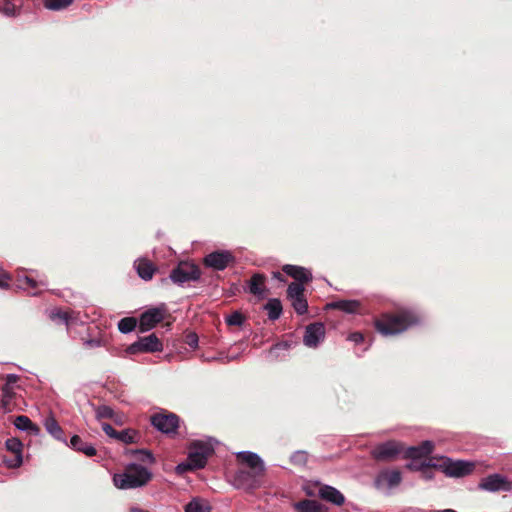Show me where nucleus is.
<instances>
[{
  "label": "nucleus",
  "mask_w": 512,
  "mask_h": 512,
  "mask_svg": "<svg viewBox=\"0 0 512 512\" xmlns=\"http://www.w3.org/2000/svg\"><path fill=\"white\" fill-rule=\"evenodd\" d=\"M152 473L146 467L130 463L120 473L113 475V484L120 490H131L141 488L151 480Z\"/></svg>",
  "instance_id": "f257e3e1"
},
{
  "label": "nucleus",
  "mask_w": 512,
  "mask_h": 512,
  "mask_svg": "<svg viewBox=\"0 0 512 512\" xmlns=\"http://www.w3.org/2000/svg\"><path fill=\"white\" fill-rule=\"evenodd\" d=\"M418 322L417 316L411 311H403L396 315H384L375 322L376 329L385 336H393L404 332Z\"/></svg>",
  "instance_id": "f03ea898"
},
{
  "label": "nucleus",
  "mask_w": 512,
  "mask_h": 512,
  "mask_svg": "<svg viewBox=\"0 0 512 512\" xmlns=\"http://www.w3.org/2000/svg\"><path fill=\"white\" fill-rule=\"evenodd\" d=\"M213 447L210 443L204 441H195L191 444L187 459L192 465V469H201L206 463L208 456L212 453Z\"/></svg>",
  "instance_id": "7ed1b4c3"
},
{
  "label": "nucleus",
  "mask_w": 512,
  "mask_h": 512,
  "mask_svg": "<svg viewBox=\"0 0 512 512\" xmlns=\"http://www.w3.org/2000/svg\"><path fill=\"white\" fill-rule=\"evenodd\" d=\"M200 278V270L192 262H180L170 273L173 283L182 285L186 282L196 281Z\"/></svg>",
  "instance_id": "20e7f679"
},
{
  "label": "nucleus",
  "mask_w": 512,
  "mask_h": 512,
  "mask_svg": "<svg viewBox=\"0 0 512 512\" xmlns=\"http://www.w3.org/2000/svg\"><path fill=\"white\" fill-rule=\"evenodd\" d=\"M163 350V344L160 339L154 334L140 337L137 341L127 347V353H154L161 352Z\"/></svg>",
  "instance_id": "39448f33"
},
{
  "label": "nucleus",
  "mask_w": 512,
  "mask_h": 512,
  "mask_svg": "<svg viewBox=\"0 0 512 512\" xmlns=\"http://www.w3.org/2000/svg\"><path fill=\"white\" fill-rule=\"evenodd\" d=\"M439 467L449 477H463L473 471L474 464L467 461H453L450 458H443Z\"/></svg>",
  "instance_id": "423d86ee"
},
{
  "label": "nucleus",
  "mask_w": 512,
  "mask_h": 512,
  "mask_svg": "<svg viewBox=\"0 0 512 512\" xmlns=\"http://www.w3.org/2000/svg\"><path fill=\"white\" fill-rule=\"evenodd\" d=\"M402 476L398 470H383L375 478V486L378 490L385 493L401 483Z\"/></svg>",
  "instance_id": "0eeeda50"
},
{
  "label": "nucleus",
  "mask_w": 512,
  "mask_h": 512,
  "mask_svg": "<svg viewBox=\"0 0 512 512\" xmlns=\"http://www.w3.org/2000/svg\"><path fill=\"white\" fill-rule=\"evenodd\" d=\"M402 445L396 441H387L376 446L371 454L379 461H389L402 452Z\"/></svg>",
  "instance_id": "6e6552de"
},
{
  "label": "nucleus",
  "mask_w": 512,
  "mask_h": 512,
  "mask_svg": "<svg viewBox=\"0 0 512 512\" xmlns=\"http://www.w3.org/2000/svg\"><path fill=\"white\" fill-rule=\"evenodd\" d=\"M479 488L489 492L510 491L512 483L502 475L493 474L482 479Z\"/></svg>",
  "instance_id": "1a4fd4ad"
},
{
  "label": "nucleus",
  "mask_w": 512,
  "mask_h": 512,
  "mask_svg": "<svg viewBox=\"0 0 512 512\" xmlns=\"http://www.w3.org/2000/svg\"><path fill=\"white\" fill-rule=\"evenodd\" d=\"M152 425L159 431L170 434L175 433L179 426V418L173 414H156L151 418Z\"/></svg>",
  "instance_id": "9d476101"
},
{
  "label": "nucleus",
  "mask_w": 512,
  "mask_h": 512,
  "mask_svg": "<svg viewBox=\"0 0 512 512\" xmlns=\"http://www.w3.org/2000/svg\"><path fill=\"white\" fill-rule=\"evenodd\" d=\"M234 261V257L231 252L227 250L215 251L209 253L204 258V264L214 270H224L231 262Z\"/></svg>",
  "instance_id": "9b49d317"
},
{
  "label": "nucleus",
  "mask_w": 512,
  "mask_h": 512,
  "mask_svg": "<svg viewBox=\"0 0 512 512\" xmlns=\"http://www.w3.org/2000/svg\"><path fill=\"white\" fill-rule=\"evenodd\" d=\"M313 486L318 487L317 495L324 501L341 506L345 502L344 495L335 487L315 482Z\"/></svg>",
  "instance_id": "f8f14e48"
},
{
  "label": "nucleus",
  "mask_w": 512,
  "mask_h": 512,
  "mask_svg": "<svg viewBox=\"0 0 512 512\" xmlns=\"http://www.w3.org/2000/svg\"><path fill=\"white\" fill-rule=\"evenodd\" d=\"M164 318V310L161 308H151L141 314L139 319V328L141 332H146L154 328Z\"/></svg>",
  "instance_id": "ddd939ff"
},
{
  "label": "nucleus",
  "mask_w": 512,
  "mask_h": 512,
  "mask_svg": "<svg viewBox=\"0 0 512 512\" xmlns=\"http://www.w3.org/2000/svg\"><path fill=\"white\" fill-rule=\"evenodd\" d=\"M325 337V327L316 322L306 327L303 342L309 348H315Z\"/></svg>",
  "instance_id": "4468645a"
},
{
  "label": "nucleus",
  "mask_w": 512,
  "mask_h": 512,
  "mask_svg": "<svg viewBox=\"0 0 512 512\" xmlns=\"http://www.w3.org/2000/svg\"><path fill=\"white\" fill-rule=\"evenodd\" d=\"M5 445H6L7 450L12 453L11 458L5 459L7 466L10 468L19 467L23 462V458H22L23 445H22L21 441L18 440L17 438H9L6 440Z\"/></svg>",
  "instance_id": "2eb2a0df"
},
{
  "label": "nucleus",
  "mask_w": 512,
  "mask_h": 512,
  "mask_svg": "<svg viewBox=\"0 0 512 512\" xmlns=\"http://www.w3.org/2000/svg\"><path fill=\"white\" fill-rule=\"evenodd\" d=\"M238 459L246 463L252 470H256V474H263L265 466L260 456L251 451H240L236 453Z\"/></svg>",
  "instance_id": "dca6fc26"
},
{
  "label": "nucleus",
  "mask_w": 512,
  "mask_h": 512,
  "mask_svg": "<svg viewBox=\"0 0 512 512\" xmlns=\"http://www.w3.org/2000/svg\"><path fill=\"white\" fill-rule=\"evenodd\" d=\"M262 475L263 474H256V470H252V472L239 470L235 474V482L237 483L238 487L252 489L258 486L257 478Z\"/></svg>",
  "instance_id": "f3484780"
},
{
  "label": "nucleus",
  "mask_w": 512,
  "mask_h": 512,
  "mask_svg": "<svg viewBox=\"0 0 512 512\" xmlns=\"http://www.w3.org/2000/svg\"><path fill=\"white\" fill-rule=\"evenodd\" d=\"M69 446L73 450L83 453L87 457H92L96 455V449L94 448V446L91 443L85 441L79 435H73L71 437Z\"/></svg>",
  "instance_id": "a211bd4d"
},
{
  "label": "nucleus",
  "mask_w": 512,
  "mask_h": 512,
  "mask_svg": "<svg viewBox=\"0 0 512 512\" xmlns=\"http://www.w3.org/2000/svg\"><path fill=\"white\" fill-rule=\"evenodd\" d=\"M134 268L138 276L145 281L151 280L156 271L154 264L145 258L137 259L134 262Z\"/></svg>",
  "instance_id": "6ab92c4d"
},
{
  "label": "nucleus",
  "mask_w": 512,
  "mask_h": 512,
  "mask_svg": "<svg viewBox=\"0 0 512 512\" xmlns=\"http://www.w3.org/2000/svg\"><path fill=\"white\" fill-rule=\"evenodd\" d=\"M283 271L294 278L297 283H305L312 279V274L305 268L296 265H284Z\"/></svg>",
  "instance_id": "aec40b11"
},
{
  "label": "nucleus",
  "mask_w": 512,
  "mask_h": 512,
  "mask_svg": "<svg viewBox=\"0 0 512 512\" xmlns=\"http://www.w3.org/2000/svg\"><path fill=\"white\" fill-rule=\"evenodd\" d=\"M433 442L426 440L419 446H412L406 450V457L411 459H418L428 456L433 451Z\"/></svg>",
  "instance_id": "412c9836"
},
{
  "label": "nucleus",
  "mask_w": 512,
  "mask_h": 512,
  "mask_svg": "<svg viewBox=\"0 0 512 512\" xmlns=\"http://www.w3.org/2000/svg\"><path fill=\"white\" fill-rule=\"evenodd\" d=\"M298 512H328V508L316 500H302L294 504Z\"/></svg>",
  "instance_id": "4be33fe9"
},
{
  "label": "nucleus",
  "mask_w": 512,
  "mask_h": 512,
  "mask_svg": "<svg viewBox=\"0 0 512 512\" xmlns=\"http://www.w3.org/2000/svg\"><path fill=\"white\" fill-rule=\"evenodd\" d=\"M83 346L86 349H95L104 347L107 345V338L100 331H96L95 333L91 332L88 337L83 338Z\"/></svg>",
  "instance_id": "5701e85b"
},
{
  "label": "nucleus",
  "mask_w": 512,
  "mask_h": 512,
  "mask_svg": "<svg viewBox=\"0 0 512 512\" xmlns=\"http://www.w3.org/2000/svg\"><path fill=\"white\" fill-rule=\"evenodd\" d=\"M185 512H211L209 502L201 497H194L185 505Z\"/></svg>",
  "instance_id": "b1692460"
},
{
  "label": "nucleus",
  "mask_w": 512,
  "mask_h": 512,
  "mask_svg": "<svg viewBox=\"0 0 512 512\" xmlns=\"http://www.w3.org/2000/svg\"><path fill=\"white\" fill-rule=\"evenodd\" d=\"M46 431L55 439L61 440L63 430L52 414L47 415L43 420Z\"/></svg>",
  "instance_id": "393cba45"
},
{
  "label": "nucleus",
  "mask_w": 512,
  "mask_h": 512,
  "mask_svg": "<svg viewBox=\"0 0 512 512\" xmlns=\"http://www.w3.org/2000/svg\"><path fill=\"white\" fill-rule=\"evenodd\" d=\"M14 425L17 429L27 431L33 435H38L40 432V428L24 415L17 416Z\"/></svg>",
  "instance_id": "a878e982"
},
{
  "label": "nucleus",
  "mask_w": 512,
  "mask_h": 512,
  "mask_svg": "<svg viewBox=\"0 0 512 512\" xmlns=\"http://www.w3.org/2000/svg\"><path fill=\"white\" fill-rule=\"evenodd\" d=\"M265 276L262 274H254L249 283V292L258 297H264Z\"/></svg>",
  "instance_id": "bb28decb"
},
{
  "label": "nucleus",
  "mask_w": 512,
  "mask_h": 512,
  "mask_svg": "<svg viewBox=\"0 0 512 512\" xmlns=\"http://www.w3.org/2000/svg\"><path fill=\"white\" fill-rule=\"evenodd\" d=\"M332 308L339 309L346 313H356L360 308V302L357 300H340L330 304Z\"/></svg>",
  "instance_id": "cd10ccee"
},
{
  "label": "nucleus",
  "mask_w": 512,
  "mask_h": 512,
  "mask_svg": "<svg viewBox=\"0 0 512 512\" xmlns=\"http://www.w3.org/2000/svg\"><path fill=\"white\" fill-rule=\"evenodd\" d=\"M140 438L141 436L136 430L124 429L122 431H118L114 439L124 444H132L139 442Z\"/></svg>",
  "instance_id": "c85d7f7f"
},
{
  "label": "nucleus",
  "mask_w": 512,
  "mask_h": 512,
  "mask_svg": "<svg viewBox=\"0 0 512 512\" xmlns=\"http://www.w3.org/2000/svg\"><path fill=\"white\" fill-rule=\"evenodd\" d=\"M264 308L270 320H277L282 314V304L279 299H270Z\"/></svg>",
  "instance_id": "c756f323"
},
{
  "label": "nucleus",
  "mask_w": 512,
  "mask_h": 512,
  "mask_svg": "<svg viewBox=\"0 0 512 512\" xmlns=\"http://www.w3.org/2000/svg\"><path fill=\"white\" fill-rule=\"evenodd\" d=\"M304 296L303 283L292 282L287 289V297L291 301L295 298Z\"/></svg>",
  "instance_id": "7c9ffc66"
},
{
  "label": "nucleus",
  "mask_w": 512,
  "mask_h": 512,
  "mask_svg": "<svg viewBox=\"0 0 512 512\" xmlns=\"http://www.w3.org/2000/svg\"><path fill=\"white\" fill-rule=\"evenodd\" d=\"M136 320L132 317H126L118 322V329L121 333L127 334L132 332L136 327Z\"/></svg>",
  "instance_id": "2f4dec72"
},
{
  "label": "nucleus",
  "mask_w": 512,
  "mask_h": 512,
  "mask_svg": "<svg viewBox=\"0 0 512 512\" xmlns=\"http://www.w3.org/2000/svg\"><path fill=\"white\" fill-rule=\"evenodd\" d=\"M18 376L15 374H8L6 376V383L2 388L4 397H11L13 393V386L17 383Z\"/></svg>",
  "instance_id": "473e14b6"
},
{
  "label": "nucleus",
  "mask_w": 512,
  "mask_h": 512,
  "mask_svg": "<svg viewBox=\"0 0 512 512\" xmlns=\"http://www.w3.org/2000/svg\"><path fill=\"white\" fill-rule=\"evenodd\" d=\"M409 468L411 469H418V470H421L423 471V475L426 479H431L432 478V475L431 473L428 471V469L430 467H439V464L438 463H435V462H432V460H429L428 462H423L421 463L419 466H416L415 464H410L408 465Z\"/></svg>",
  "instance_id": "72a5a7b5"
},
{
  "label": "nucleus",
  "mask_w": 512,
  "mask_h": 512,
  "mask_svg": "<svg viewBox=\"0 0 512 512\" xmlns=\"http://www.w3.org/2000/svg\"><path fill=\"white\" fill-rule=\"evenodd\" d=\"M290 461L296 466H305L308 461V454L305 451H296L291 457Z\"/></svg>",
  "instance_id": "f704fd0d"
},
{
  "label": "nucleus",
  "mask_w": 512,
  "mask_h": 512,
  "mask_svg": "<svg viewBox=\"0 0 512 512\" xmlns=\"http://www.w3.org/2000/svg\"><path fill=\"white\" fill-rule=\"evenodd\" d=\"M292 307L298 314H304L307 312L308 304L304 296L295 298L290 301Z\"/></svg>",
  "instance_id": "c9c22d12"
},
{
  "label": "nucleus",
  "mask_w": 512,
  "mask_h": 512,
  "mask_svg": "<svg viewBox=\"0 0 512 512\" xmlns=\"http://www.w3.org/2000/svg\"><path fill=\"white\" fill-rule=\"evenodd\" d=\"M96 416L99 419H111L114 417V411L111 407L107 405H101L96 409Z\"/></svg>",
  "instance_id": "e433bc0d"
},
{
  "label": "nucleus",
  "mask_w": 512,
  "mask_h": 512,
  "mask_svg": "<svg viewBox=\"0 0 512 512\" xmlns=\"http://www.w3.org/2000/svg\"><path fill=\"white\" fill-rule=\"evenodd\" d=\"M243 322H244V317L238 311H235L226 317V323L230 326H240L243 324Z\"/></svg>",
  "instance_id": "4c0bfd02"
},
{
  "label": "nucleus",
  "mask_w": 512,
  "mask_h": 512,
  "mask_svg": "<svg viewBox=\"0 0 512 512\" xmlns=\"http://www.w3.org/2000/svg\"><path fill=\"white\" fill-rule=\"evenodd\" d=\"M0 12L2 14H4L5 16L14 17V16L18 15L19 9L16 8V6L14 4L7 1V2H5L3 7L0 8Z\"/></svg>",
  "instance_id": "58836bf2"
},
{
  "label": "nucleus",
  "mask_w": 512,
  "mask_h": 512,
  "mask_svg": "<svg viewBox=\"0 0 512 512\" xmlns=\"http://www.w3.org/2000/svg\"><path fill=\"white\" fill-rule=\"evenodd\" d=\"M44 7L48 10L59 11L64 8V0H44Z\"/></svg>",
  "instance_id": "ea45409f"
},
{
  "label": "nucleus",
  "mask_w": 512,
  "mask_h": 512,
  "mask_svg": "<svg viewBox=\"0 0 512 512\" xmlns=\"http://www.w3.org/2000/svg\"><path fill=\"white\" fill-rule=\"evenodd\" d=\"M134 453L140 456L139 460H141L142 462L153 464L155 461L152 453L147 450H135Z\"/></svg>",
  "instance_id": "a19ab883"
},
{
  "label": "nucleus",
  "mask_w": 512,
  "mask_h": 512,
  "mask_svg": "<svg viewBox=\"0 0 512 512\" xmlns=\"http://www.w3.org/2000/svg\"><path fill=\"white\" fill-rule=\"evenodd\" d=\"M20 287L23 289L27 288H36L38 287V282L34 280L33 278L29 276H23L22 278H19Z\"/></svg>",
  "instance_id": "79ce46f5"
},
{
  "label": "nucleus",
  "mask_w": 512,
  "mask_h": 512,
  "mask_svg": "<svg viewBox=\"0 0 512 512\" xmlns=\"http://www.w3.org/2000/svg\"><path fill=\"white\" fill-rule=\"evenodd\" d=\"M288 347L287 343H278L269 350L267 357L270 359H276L278 357L277 352L279 350H287Z\"/></svg>",
  "instance_id": "37998d69"
},
{
  "label": "nucleus",
  "mask_w": 512,
  "mask_h": 512,
  "mask_svg": "<svg viewBox=\"0 0 512 512\" xmlns=\"http://www.w3.org/2000/svg\"><path fill=\"white\" fill-rule=\"evenodd\" d=\"M175 470H176L177 474L182 475V474H184V473H186V472H188L190 470H193V469H192V465L189 462V460L186 459V461L179 463L176 466Z\"/></svg>",
  "instance_id": "c03bdc74"
},
{
  "label": "nucleus",
  "mask_w": 512,
  "mask_h": 512,
  "mask_svg": "<svg viewBox=\"0 0 512 512\" xmlns=\"http://www.w3.org/2000/svg\"><path fill=\"white\" fill-rule=\"evenodd\" d=\"M237 358H238V355H226V356L220 355L218 357H215V356L209 357L206 360L207 361H221L223 363H227V362L236 360Z\"/></svg>",
  "instance_id": "a18cd8bd"
},
{
  "label": "nucleus",
  "mask_w": 512,
  "mask_h": 512,
  "mask_svg": "<svg viewBox=\"0 0 512 512\" xmlns=\"http://www.w3.org/2000/svg\"><path fill=\"white\" fill-rule=\"evenodd\" d=\"M50 318L61 323L64 321V312L61 309H54L50 312Z\"/></svg>",
  "instance_id": "49530a36"
},
{
  "label": "nucleus",
  "mask_w": 512,
  "mask_h": 512,
  "mask_svg": "<svg viewBox=\"0 0 512 512\" xmlns=\"http://www.w3.org/2000/svg\"><path fill=\"white\" fill-rule=\"evenodd\" d=\"M101 427L107 436L113 439L115 438L118 431H116L110 424L102 423Z\"/></svg>",
  "instance_id": "de8ad7c7"
},
{
  "label": "nucleus",
  "mask_w": 512,
  "mask_h": 512,
  "mask_svg": "<svg viewBox=\"0 0 512 512\" xmlns=\"http://www.w3.org/2000/svg\"><path fill=\"white\" fill-rule=\"evenodd\" d=\"M186 342L191 348H196L198 346V336L195 333H190L186 337Z\"/></svg>",
  "instance_id": "09e8293b"
},
{
  "label": "nucleus",
  "mask_w": 512,
  "mask_h": 512,
  "mask_svg": "<svg viewBox=\"0 0 512 512\" xmlns=\"http://www.w3.org/2000/svg\"><path fill=\"white\" fill-rule=\"evenodd\" d=\"M10 276L7 273H0V288L9 287Z\"/></svg>",
  "instance_id": "8fccbe9b"
},
{
  "label": "nucleus",
  "mask_w": 512,
  "mask_h": 512,
  "mask_svg": "<svg viewBox=\"0 0 512 512\" xmlns=\"http://www.w3.org/2000/svg\"><path fill=\"white\" fill-rule=\"evenodd\" d=\"M349 340L356 344L361 343L363 341V335L359 332L352 333L349 336Z\"/></svg>",
  "instance_id": "3c124183"
},
{
  "label": "nucleus",
  "mask_w": 512,
  "mask_h": 512,
  "mask_svg": "<svg viewBox=\"0 0 512 512\" xmlns=\"http://www.w3.org/2000/svg\"><path fill=\"white\" fill-rule=\"evenodd\" d=\"M304 491L305 493L310 496V497H313L316 495V492L315 490L313 489L312 485L311 484H308L304 487Z\"/></svg>",
  "instance_id": "603ef678"
},
{
  "label": "nucleus",
  "mask_w": 512,
  "mask_h": 512,
  "mask_svg": "<svg viewBox=\"0 0 512 512\" xmlns=\"http://www.w3.org/2000/svg\"><path fill=\"white\" fill-rule=\"evenodd\" d=\"M272 277H273L274 279H276V280L280 281V282H285V279H284L283 275H282L280 272H278V271L273 272V273H272Z\"/></svg>",
  "instance_id": "864d4df0"
},
{
  "label": "nucleus",
  "mask_w": 512,
  "mask_h": 512,
  "mask_svg": "<svg viewBox=\"0 0 512 512\" xmlns=\"http://www.w3.org/2000/svg\"><path fill=\"white\" fill-rule=\"evenodd\" d=\"M65 319H66V326H69L70 325V322L72 321L73 317L71 316L70 312L66 309V316H65Z\"/></svg>",
  "instance_id": "5fc2aeb1"
},
{
  "label": "nucleus",
  "mask_w": 512,
  "mask_h": 512,
  "mask_svg": "<svg viewBox=\"0 0 512 512\" xmlns=\"http://www.w3.org/2000/svg\"><path fill=\"white\" fill-rule=\"evenodd\" d=\"M129 512H149L138 507H132Z\"/></svg>",
  "instance_id": "6e6d98bb"
},
{
  "label": "nucleus",
  "mask_w": 512,
  "mask_h": 512,
  "mask_svg": "<svg viewBox=\"0 0 512 512\" xmlns=\"http://www.w3.org/2000/svg\"><path fill=\"white\" fill-rule=\"evenodd\" d=\"M65 1H66V7H68L72 3L73 0H65Z\"/></svg>",
  "instance_id": "4d7b16f0"
},
{
  "label": "nucleus",
  "mask_w": 512,
  "mask_h": 512,
  "mask_svg": "<svg viewBox=\"0 0 512 512\" xmlns=\"http://www.w3.org/2000/svg\"><path fill=\"white\" fill-rule=\"evenodd\" d=\"M442 512H456L455 510H452V509H445L443 510Z\"/></svg>",
  "instance_id": "13d9d810"
}]
</instances>
